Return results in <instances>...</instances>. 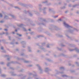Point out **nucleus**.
<instances>
[{
  "label": "nucleus",
  "instance_id": "nucleus-44",
  "mask_svg": "<svg viewBox=\"0 0 79 79\" xmlns=\"http://www.w3.org/2000/svg\"><path fill=\"white\" fill-rule=\"evenodd\" d=\"M16 44H18V43L17 42L15 43Z\"/></svg>",
  "mask_w": 79,
  "mask_h": 79
},
{
  "label": "nucleus",
  "instance_id": "nucleus-59",
  "mask_svg": "<svg viewBox=\"0 0 79 79\" xmlns=\"http://www.w3.org/2000/svg\"><path fill=\"white\" fill-rule=\"evenodd\" d=\"M1 0L2 1H3V0Z\"/></svg>",
  "mask_w": 79,
  "mask_h": 79
},
{
  "label": "nucleus",
  "instance_id": "nucleus-12",
  "mask_svg": "<svg viewBox=\"0 0 79 79\" xmlns=\"http://www.w3.org/2000/svg\"><path fill=\"white\" fill-rule=\"evenodd\" d=\"M28 51L30 52L31 51V47H28Z\"/></svg>",
  "mask_w": 79,
  "mask_h": 79
},
{
  "label": "nucleus",
  "instance_id": "nucleus-3",
  "mask_svg": "<svg viewBox=\"0 0 79 79\" xmlns=\"http://www.w3.org/2000/svg\"><path fill=\"white\" fill-rule=\"evenodd\" d=\"M74 50H76V51L77 52H79V50L77 48H75L74 49H72V50L69 49L70 51H73Z\"/></svg>",
  "mask_w": 79,
  "mask_h": 79
},
{
  "label": "nucleus",
  "instance_id": "nucleus-57",
  "mask_svg": "<svg viewBox=\"0 0 79 79\" xmlns=\"http://www.w3.org/2000/svg\"><path fill=\"white\" fill-rule=\"evenodd\" d=\"M3 34H5V33H4V32H3Z\"/></svg>",
  "mask_w": 79,
  "mask_h": 79
},
{
  "label": "nucleus",
  "instance_id": "nucleus-35",
  "mask_svg": "<svg viewBox=\"0 0 79 79\" xmlns=\"http://www.w3.org/2000/svg\"><path fill=\"white\" fill-rule=\"evenodd\" d=\"M66 36H67V37L68 38H69V36H68V35H66Z\"/></svg>",
  "mask_w": 79,
  "mask_h": 79
},
{
  "label": "nucleus",
  "instance_id": "nucleus-40",
  "mask_svg": "<svg viewBox=\"0 0 79 79\" xmlns=\"http://www.w3.org/2000/svg\"><path fill=\"white\" fill-rule=\"evenodd\" d=\"M10 44H14V42H12L10 43Z\"/></svg>",
  "mask_w": 79,
  "mask_h": 79
},
{
  "label": "nucleus",
  "instance_id": "nucleus-4",
  "mask_svg": "<svg viewBox=\"0 0 79 79\" xmlns=\"http://www.w3.org/2000/svg\"><path fill=\"white\" fill-rule=\"evenodd\" d=\"M1 51L2 52H3V53H5L6 52V51L3 49V47H1Z\"/></svg>",
  "mask_w": 79,
  "mask_h": 79
},
{
  "label": "nucleus",
  "instance_id": "nucleus-17",
  "mask_svg": "<svg viewBox=\"0 0 79 79\" xmlns=\"http://www.w3.org/2000/svg\"><path fill=\"white\" fill-rule=\"evenodd\" d=\"M17 35H19V37H21V36H22V35L19 34L18 33H17Z\"/></svg>",
  "mask_w": 79,
  "mask_h": 79
},
{
  "label": "nucleus",
  "instance_id": "nucleus-20",
  "mask_svg": "<svg viewBox=\"0 0 79 79\" xmlns=\"http://www.w3.org/2000/svg\"><path fill=\"white\" fill-rule=\"evenodd\" d=\"M76 64H77V65H79V62H75Z\"/></svg>",
  "mask_w": 79,
  "mask_h": 79
},
{
  "label": "nucleus",
  "instance_id": "nucleus-34",
  "mask_svg": "<svg viewBox=\"0 0 79 79\" xmlns=\"http://www.w3.org/2000/svg\"><path fill=\"white\" fill-rule=\"evenodd\" d=\"M30 34L31 35H33V34H34V33L33 32L30 33Z\"/></svg>",
  "mask_w": 79,
  "mask_h": 79
},
{
  "label": "nucleus",
  "instance_id": "nucleus-27",
  "mask_svg": "<svg viewBox=\"0 0 79 79\" xmlns=\"http://www.w3.org/2000/svg\"><path fill=\"white\" fill-rule=\"evenodd\" d=\"M29 15L30 16H32V14L30 13H29Z\"/></svg>",
  "mask_w": 79,
  "mask_h": 79
},
{
  "label": "nucleus",
  "instance_id": "nucleus-22",
  "mask_svg": "<svg viewBox=\"0 0 79 79\" xmlns=\"http://www.w3.org/2000/svg\"><path fill=\"white\" fill-rule=\"evenodd\" d=\"M2 14L0 13V17L1 18H2Z\"/></svg>",
  "mask_w": 79,
  "mask_h": 79
},
{
  "label": "nucleus",
  "instance_id": "nucleus-49",
  "mask_svg": "<svg viewBox=\"0 0 79 79\" xmlns=\"http://www.w3.org/2000/svg\"><path fill=\"white\" fill-rule=\"evenodd\" d=\"M39 6H42V5H41L40 4L39 5Z\"/></svg>",
  "mask_w": 79,
  "mask_h": 79
},
{
  "label": "nucleus",
  "instance_id": "nucleus-1",
  "mask_svg": "<svg viewBox=\"0 0 79 79\" xmlns=\"http://www.w3.org/2000/svg\"><path fill=\"white\" fill-rule=\"evenodd\" d=\"M63 24L64 26H65V27H67V28H70L68 31V32H69V33H71V34H73L74 31L75 30L76 31H77V29L73 28V27L69 25L65 22H64Z\"/></svg>",
  "mask_w": 79,
  "mask_h": 79
},
{
  "label": "nucleus",
  "instance_id": "nucleus-21",
  "mask_svg": "<svg viewBox=\"0 0 79 79\" xmlns=\"http://www.w3.org/2000/svg\"><path fill=\"white\" fill-rule=\"evenodd\" d=\"M57 17H58V15L53 16V18H57Z\"/></svg>",
  "mask_w": 79,
  "mask_h": 79
},
{
  "label": "nucleus",
  "instance_id": "nucleus-33",
  "mask_svg": "<svg viewBox=\"0 0 79 79\" xmlns=\"http://www.w3.org/2000/svg\"><path fill=\"white\" fill-rule=\"evenodd\" d=\"M8 37L9 40H11V37L10 36H9Z\"/></svg>",
  "mask_w": 79,
  "mask_h": 79
},
{
  "label": "nucleus",
  "instance_id": "nucleus-45",
  "mask_svg": "<svg viewBox=\"0 0 79 79\" xmlns=\"http://www.w3.org/2000/svg\"><path fill=\"white\" fill-rule=\"evenodd\" d=\"M2 71V70H1V69L0 68V73H1V71Z\"/></svg>",
  "mask_w": 79,
  "mask_h": 79
},
{
  "label": "nucleus",
  "instance_id": "nucleus-63",
  "mask_svg": "<svg viewBox=\"0 0 79 79\" xmlns=\"http://www.w3.org/2000/svg\"><path fill=\"white\" fill-rule=\"evenodd\" d=\"M66 4H65V5H66Z\"/></svg>",
  "mask_w": 79,
  "mask_h": 79
},
{
  "label": "nucleus",
  "instance_id": "nucleus-16",
  "mask_svg": "<svg viewBox=\"0 0 79 79\" xmlns=\"http://www.w3.org/2000/svg\"><path fill=\"white\" fill-rule=\"evenodd\" d=\"M23 31H26V29L24 27L23 28Z\"/></svg>",
  "mask_w": 79,
  "mask_h": 79
},
{
  "label": "nucleus",
  "instance_id": "nucleus-60",
  "mask_svg": "<svg viewBox=\"0 0 79 79\" xmlns=\"http://www.w3.org/2000/svg\"><path fill=\"white\" fill-rule=\"evenodd\" d=\"M23 48H24V46H23Z\"/></svg>",
  "mask_w": 79,
  "mask_h": 79
},
{
  "label": "nucleus",
  "instance_id": "nucleus-7",
  "mask_svg": "<svg viewBox=\"0 0 79 79\" xmlns=\"http://www.w3.org/2000/svg\"><path fill=\"white\" fill-rule=\"evenodd\" d=\"M15 63L14 62H11L10 63H8L7 64V66H10V64H11V63Z\"/></svg>",
  "mask_w": 79,
  "mask_h": 79
},
{
  "label": "nucleus",
  "instance_id": "nucleus-61",
  "mask_svg": "<svg viewBox=\"0 0 79 79\" xmlns=\"http://www.w3.org/2000/svg\"><path fill=\"white\" fill-rule=\"evenodd\" d=\"M59 50H61V49H59Z\"/></svg>",
  "mask_w": 79,
  "mask_h": 79
},
{
  "label": "nucleus",
  "instance_id": "nucleus-46",
  "mask_svg": "<svg viewBox=\"0 0 79 79\" xmlns=\"http://www.w3.org/2000/svg\"><path fill=\"white\" fill-rule=\"evenodd\" d=\"M42 45H45V43H43L42 44Z\"/></svg>",
  "mask_w": 79,
  "mask_h": 79
},
{
  "label": "nucleus",
  "instance_id": "nucleus-51",
  "mask_svg": "<svg viewBox=\"0 0 79 79\" xmlns=\"http://www.w3.org/2000/svg\"><path fill=\"white\" fill-rule=\"evenodd\" d=\"M12 33H13V34H15V32H12Z\"/></svg>",
  "mask_w": 79,
  "mask_h": 79
},
{
  "label": "nucleus",
  "instance_id": "nucleus-64",
  "mask_svg": "<svg viewBox=\"0 0 79 79\" xmlns=\"http://www.w3.org/2000/svg\"><path fill=\"white\" fill-rule=\"evenodd\" d=\"M42 49H44V48H42Z\"/></svg>",
  "mask_w": 79,
  "mask_h": 79
},
{
  "label": "nucleus",
  "instance_id": "nucleus-5",
  "mask_svg": "<svg viewBox=\"0 0 79 79\" xmlns=\"http://www.w3.org/2000/svg\"><path fill=\"white\" fill-rule=\"evenodd\" d=\"M46 10V7L44 8L43 10L42 9H41V8H40L39 9V10H40V12H41V11H42V10H43L44 11V10Z\"/></svg>",
  "mask_w": 79,
  "mask_h": 79
},
{
  "label": "nucleus",
  "instance_id": "nucleus-19",
  "mask_svg": "<svg viewBox=\"0 0 79 79\" xmlns=\"http://www.w3.org/2000/svg\"><path fill=\"white\" fill-rule=\"evenodd\" d=\"M1 76H2V77H5V76H6V75L5 74L2 75Z\"/></svg>",
  "mask_w": 79,
  "mask_h": 79
},
{
  "label": "nucleus",
  "instance_id": "nucleus-53",
  "mask_svg": "<svg viewBox=\"0 0 79 79\" xmlns=\"http://www.w3.org/2000/svg\"><path fill=\"white\" fill-rule=\"evenodd\" d=\"M15 8H18V7H15Z\"/></svg>",
  "mask_w": 79,
  "mask_h": 79
},
{
  "label": "nucleus",
  "instance_id": "nucleus-9",
  "mask_svg": "<svg viewBox=\"0 0 79 79\" xmlns=\"http://www.w3.org/2000/svg\"><path fill=\"white\" fill-rule=\"evenodd\" d=\"M18 26H19V27H21L22 26H23V24H19L18 25Z\"/></svg>",
  "mask_w": 79,
  "mask_h": 79
},
{
  "label": "nucleus",
  "instance_id": "nucleus-56",
  "mask_svg": "<svg viewBox=\"0 0 79 79\" xmlns=\"http://www.w3.org/2000/svg\"><path fill=\"white\" fill-rule=\"evenodd\" d=\"M15 31H16V32H17V30H15Z\"/></svg>",
  "mask_w": 79,
  "mask_h": 79
},
{
  "label": "nucleus",
  "instance_id": "nucleus-14",
  "mask_svg": "<svg viewBox=\"0 0 79 79\" xmlns=\"http://www.w3.org/2000/svg\"><path fill=\"white\" fill-rule=\"evenodd\" d=\"M4 18L5 19H8V17L6 15H5Z\"/></svg>",
  "mask_w": 79,
  "mask_h": 79
},
{
  "label": "nucleus",
  "instance_id": "nucleus-39",
  "mask_svg": "<svg viewBox=\"0 0 79 79\" xmlns=\"http://www.w3.org/2000/svg\"><path fill=\"white\" fill-rule=\"evenodd\" d=\"M60 74H63V73H64V72H60Z\"/></svg>",
  "mask_w": 79,
  "mask_h": 79
},
{
  "label": "nucleus",
  "instance_id": "nucleus-13",
  "mask_svg": "<svg viewBox=\"0 0 79 79\" xmlns=\"http://www.w3.org/2000/svg\"><path fill=\"white\" fill-rule=\"evenodd\" d=\"M64 68L63 67H61L60 68V71H63L64 70Z\"/></svg>",
  "mask_w": 79,
  "mask_h": 79
},
{
  "label": "nucleus",
  "instance_id": "nucleus-25",
  "mask_svg": "<svg viewBox=\"0 0 79 79\" xmlns=\"http://www.w3.org/2000/svg\"><path fill=\"white\" fill-rule=\"evenodd\" d=\"M58 22H59V21H61V19H59L58 20Z\"/></svg>",
  "mask_w": 79,
  "mask_h": 79
},
{
  "label": "nucleus",
  "instance_id": "nucleus-50",
  "mask_svg": "<svg viewBox=\"0 0 79 79\" xmlns=\"http://www.w3.org/2000/svg\"><path fill=\"white\" fill-rule=\"evenodd\" d=\"M40 52V51L39 50L37 51V52Z\"/></svg>",
  "mask_w": 79,
  "mask_h": 79
},
{
  "label": "nucleus",
  "instance_id": "nucleus-31",
  "mask_svg": "<svg viewBox=\"0 0 79 79\" xmlns=\"http://www.w3.org/2000/svg\"><path fill=\"white\" fill-rule=\"evenodd\" d=\"M19 5H23V4L22 3H21L19 2Z\"/></svg>",
  "mask_w": 79,
  "mask_h": 79
},
{
  "label": "nucleus",
  "instance_id": "nucleus-6",
  "mask_svg": "<svg viewBox=\"0 0 79 79\" xmlns=\"http://www.w3.org/2000/svg\"><path fill=\"white\" fill-rule=\"evenodd\" d=\"M62 77H68V76L66 75H62L61 76Z\"/></svg>",
  "mask_w": 79,
  "mask_h": 79
},
{
  "label": "nucleus",
  "instance_id": "nucleus-24",
  "mask_svg": "<svg viewBox=\"0 0 79 79\" xmlns=\"http://www.w3.org/2000/svg\"><path fill=\"white\" fill-rule=\"evenodd\" d=\"M43 3H47V1H46L44 2H43Z\"/></svg>",
  "mask_w": 79,
  "mask_h": 79
},
{
  "label": "nucleus",
  "instance_id": "nucleus-37",
  "mask_svg": "<svg viewBox=\"0 0 79 79\" xmlns=\"http://www.w3.org/2000/svg\"><path fill=\"white\" fill-rule=\"evenodd\" d=\"M29 67H31L32 66V65H29Z\"/></svg>",
  "mask_w": 79,
  "mask_h": 79
},
{
  "label": "nucleus",
  "instance_id": "nucleus-15",
  "mask_svg": "<svg viewBox=\"0 0 79 79\" xmlns=\"http://www.w3.org/2000/svg\"><path fill=\"white\" fill-rule=\"evenodd\" d=\"M21 44H26V42L24 41H22L21 42Z\"/></svg>",
  "mask_w": 79,
  "mask_h": 79
},
{
  "label": "nucleus",
  "instance_id": "nucleus-28",
  "mask_svg": "<svg viewBox=\"0 0 79 79\" xmlns=\"http://www.w3.org/2000/svg\"><path fill=\"white\" fill-rule=\"evenodd\" d=\"M49 11H52V9H51L50 8H49Z\"/></svg>",
  "mask_w": 79,
  "mask_h": 79
},
{
  "label": "nucleus",
  "instance_id": "nucleus-10",
  "mask_svg": "<svg viewBox=\"0 0 79 79\" xmlns=\"http://www.w3.org/2000/svg\"><path fill=\"white\" fill-rule=\"evenodd\" d=\"M37 75H33V77H34L35 78V79H39V78L37 77Z\"/></svg>",
  "mask_w": 79,
  "mask_h": 79
},
{
  "label": "nucleus",
  "instance_id": "nucleus-30",
  "mask_svg": "<svg viewBox=\"0 0 79 79\" xmlns=\"http://www.w3.org/2000/svg\"><path fill=\"white\" fill-rule=\"evenodd\" d=\"M6 35H8L9 34L7 32H6Z\"/></svg>",
  "mask_w": 79,
  "mask_h": 79
},
{
  "label": "nucleus",
  "instance_id": "nucleus-52",
  "mask_svg": "<svg viewBox=\"0 0 79 79\" xmlns=\"http://www.w3.org/2000/svg\"><path fill=\"white\" fill-rule=\"evenodd\" d=\"M10 69H13V68H11Z\"/></svg>",
  "mask_w": 79,
  "mask_h": 79
},
{
  "label": "nucleus",
  "instance_id": "nucleus-23",
  "mask_svg": "<svg viewBox=\"0 0 79 79\" xmlns=\"http://www.w3.org/2000/svg\"><path fill=\"white\" fill-rule=\"evenodd\" d=\"M24 62L25 63H29V61L27 60H25Z\"/></svg>",
  "mask_w": 79,
  "mask_h": 79
},
{
  "label": "nucleus",
  "instance_id": "nucleus-18",
  "mask_svg": "<svg viewBox=\"0 0 79 79\" xmlns=\"http://www.w3.org/2000/svg\"><path fill=\"white\" fill-rule=\"evenodd\" d=\"M0 64H5V63L2 62L0 63Z\"/></svg>",
  "mask_w": 79,
  "mask_h": 79
},
{
  "label": "nucleus",
  "instance_id": "nucleus-26",
  "mask_svg": "<svg viewBox=\"0 0 79 79\" xmlns=\"http://www.w3.org/2000/svg\"><path fill=\"white\" fill-rule=\"evenodd\" d=\"M66 8V6H64L63 7H62V9H64V8Z\"/></svg>",
  "mask_w": 79,
  "mask_h": 79
},
{
  "label": "nucleus",
  "instance_id": "nucleus-54",
  "mask_svg": "<svg viewBox=\"0 0 79 79\" xmlns=\"http://www.w3.org/2000/svg\"><path fill=\"white\" fill-rule=\"evenodd\" d=\"M28 30L29 31H31V29H29Z\"/></svg>",
  "mask_w": 79,
  "mask_h": 79
},
{
  "label": "nucleus",
  "instance_id": "nucleus-29",
  "mask_svg": "<svg viewBox=\"0 0 79 79\" xmlns=\"http://www.w3.org/2000/svg\"><path fill=\"white\" fill-rule=\"evenodd\" d=\"M4 21H0V23H4Z\"/></svg>",
  "mask_w": 79,
  "mask_h": 79
},
{
  "label": "nucleus",
  "instance_id": "nucleus-2",
  "mask_svg": "<svg viewBox=\"0 0 79 79\" xmlns=\"http://www.w3.org/2000/svg\"><path fill=\"white\" fill-rule=\"evenodd\" d=\"M36 66L38 67L39 69L40 70V73H42V69L41 68V67L40 66L39 64H36Z\"/></svg>",
  "mask_w": 79,
  "mask_h": 79
},
{
  "label": "nucleus",
  "instance_id": "nucleus-42",
  "mask_svg": "<svg viewBox=\"0 0 79 79\" xmlns=\"http://www.w3.org/2000/svg\"><path fill=\"white\" fill-rule=\"evenodd\" d=\"M31 39V37L30 36H29L28 37V39Z\"/></svg>",
  "mask_w": 79,
  "mask_h": 79
},
{
  "label": "nucleus",
  "instance_id": "nucleus-58",
  "mask_svg": "<svg viewBox=\"0 0 79 79\" xmlns=\"http://www.w3.org/2000/svg\"><path fill=\"white\" fill-rule=\"evenodd\" d=\"M75 6H73V7H75Z\"/></svg>",
  "mask_w": 79,
  "mask_h": 79
},
{
  "label": "nucleus",
  "instance_id": "nucleus-62",
  "mask_svg": "<svg viewBox=\"0 0 79 79\" xmlns=\"http://www.w3.org/2000/svg\"><path fill=\"white\" fill-rule=\"evenodd\" d=\"M43 24V25H44V24Z\"/></svg>",
  "mask_w": 79,
  "mask_h": 79
},
{
  "label": "nucleus",
  "instance_id": "nucleus-38",
  "mask_svg": "<svg viewBox=\"0 0 79 79\" xmlns=\"http://www.w3.org/2000/svg\"><path fill=\"white\" fill-rule=\"evenodd\" d=\"M47 47L48 48H49V45H47Z\"/></svg>",
  "mask_w": 79,
  "mask_h": 79
},
{
  "label": "nucleus",
  "instance_id": "nucleus-32",
  "mask_svg": "<svg viewBox=\"0 0 79 79\" xmlns=\"http://www.w3.org/2000/svg\"><path fill=\"white\" fill-rule=\"evenodd\" d=\"M61 46L62 47H65V45H63V44H61Z\"/></svg>",
  "mask_w": 79,
  "mask_h": 79
},
{
  "label": "nucleus",
  "instance_id": "nucleus-47",
  "mask_svg": "<svg viewBox=\"0 0 79 79\" xmlns=\"http://www.w3.org/2000/svg\"><path fill=\"white\" fill-rule=\"evenodd\" d=\"M23 55H24V53L22 54H21V55H22V56H23Z\"/></svg>",
  "mask_w": 79,
  "mask_h": 79
},
{
  "label": "nucleus",
  "instance_id": "nucleus-41",
  "mask_svg": "<svg viewBox=\"0 0 79 79\" xmlns=\"http://www.w3.org/2000/svg\"><path fill=\"white\" fill-rule=\"evenodd\" d=\"M46 11H45L43 12L44 14H45L46 13Z\"/></svg>",
  "mask_w": 79,
  "mask_h": 79
},
{
  "label": "nucleus",
  "instance_id": "nucleus-55",
  "mask_svg": "<svg viewBox=\"0 0 79 79\" xmlns=\"http://www.w3.org/2000/svg\"><path fill=\"white\" fill-rule=\"evenodd\" d=\"M12 76H15V75L13 74H12Z\"/></svg>",
  "mask_w": 79,
  "mask_h": 79
},
{
  "label": "nucleus",
  "instance_id": "nucleus-36",
  "mask_svg": "<svg viewBox=\"0 0 79 79\" xmlns=\"http://www.w3.org/2000/svg\"><path fill=\"white\" fill-rule=\"evenodd\" d=\"M4 31H8V30H7V29H4Z\"/></svg>",
  "mask_w": 79,
  "mask_h": 79
},
{
  "label": "nucleus",
  "instance_id": "nucleus-8",
  "mask_svg": "<svg viewBox=\"0 0 79 79\" xmlns=\"http://www.w3.org/2000/svg\"><path fill=\"white\" fill-rule=\"evenodd\" d=\"M49 71V69L48 68H46L45 69V72H48V71Z\"/></svg>",
  "mask_w": 79,
  "mask_h": 79
},
{
  "label": "nucleus",
  "instance_id": "nucleus-11",
  "mask_svg": "<svg viewBox=\"0 0 79 79\" xmlns=\"http://www.w3.org/2000/svg\"><path fill=\"white\" fill-rule=\"evenodd\" d=\"M10 16H11L12 18H15V16L12 14H10Z\"/></svg>",
  "mask_w": 79,
  "mask_h": 79
},
{
  "label": "nucleus",
  "instance_id": "nucleus-43",
  "mask_svg": "<svg viewBox=\"0 0 79 79\" xmlns=\"http://www.w3.org/2000/svg\"><path fill=\"white\" fill-rule=\"evenodd\" d=\"M7 60H8V61H9V60H10V59L9 58H7Z\"/></svg>",
  "mask_w": 79,
  "mask_h": 79
},
{
  "label": "nucleus",
  "instance_id": "nucleus-48",
  "mask_svg": "<svg viewBox=\"0 0 79 79\" xmlns=\"http://www.w3.org/2000/svg\"><path fill=\"white\" fill-rule=\"evenodd\" d=\"M16 51H18V50H19L18 49H16Z\"/></svg>",
  "mask_w": 79,
  "mask_h": 79
}]
</instances>
